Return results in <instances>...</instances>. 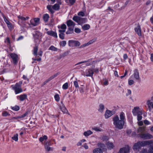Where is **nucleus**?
<instances>
[{
	"mask_svg": "<svg viewBox=\"0 0 153 153\" xmlns=\"http://www.w3.org/2000/svg\"><path fill=\"white\" fill-rule=\"evenodd\" d=\"M120 120L117 115L115 116L113 118V124L115 126V128L121 129L123 128L125 119V114L123 112H121L120 113Z\"/></svg>",
	"mask_w": 153,
	"mask_h": 153,
	"instance_id": "nucleus-1",
	"label": "nucleus"
},
{
	"mask_svg": "<svg viewBox=\"0 0 153 153\" xmlns=\"http://www.w3.org/2000/svg\"><path fill=\"white\" fill-rule=\"evenodd\" d=\"M152 143V140L139 141L134 144L133 149L134 150H138L141 147L149 145Z\"/></svg>",
	"mask_w": 153,
	"mask_h": 153,
	"instance_id": "nucleus-2",
	"label": "nucleus"
},
{
	"mask_svg": "<svg viewBox=\"0 0 153 153\" xmlns=\"http://www.w3.org/2000/svg\"><path fill=\"white\" fill-rule=\"evenodd\" d=\"M22 83V82L20 81L18 83H17L15 86L13 87V88L15 91L16 94L22 92L23 90L21 88Z\"/></svg>",
	"mask_w": 153,
	"mask_h": 153,
	"instance_id": "nucleus-3",
	"label": "nucleus"
},
{
	"mask_svg": "<svg viewBox=\"0 0 153 153\" xmlns=\"http://www.w3.org/2000/svg\"><path fill=\"white\" fill-rule=\"evenodd\" d=\"M80 45V42L77 40H70L68 41V45L71 47H77Z\"/></svg>",
	"mask_w": 153,
	"mask_h": 153,
	"instance_id": "nucleus-4",
	"label": "nucleus"
},
{
	"mask_svg": "<svg viewBox=\"0 0 153 153\" xmlns=\"http://www.w3.org/2000/svg\"><path fill=\"white\" fill-rule=\"evenodd\" d=\"M94 74V68H91L87 69L84 73V75L87 76L92 77Z\"/></svg>",
	"mask_w": 153,
	"mask_h": 153,
	"instance_id": "nucleus-5",
	"label": "nucleus"
},
{
	"mask_svg": "<svg viewBox=\"0 0 153 153\" xmlns=\"http://www.w3.org/2000/svg\"><path fill=\"white\" fill-rule=\"evenodd\" d=\"M132 113L134 116L137 115H142V112L140 111L138 107H135L132 110Z\"/></svg>",
	"mask_w": 153,
	"mask_h": 153,
	"instance_id": "nucleus-6",
	"label": "nucleus"
},
{
	"mask_svg": "<svg viewBox=\"0 0 153 153\" xmlns=\"http://www.w3.org/2000/svg\"><path fill=\"white\" fill-rule=\"evenodd\" d=\"M140 136L141 138L145 139H150L153 137V136L151 134L148 133L141 134Z\"/></svg>",
	"mask_w": 153,
	"mask_h": 153,
	"instance_id": "nucleus-7",
	"label": "nucleus"
},
{
	"mask_svg": "<svg viewBox=\"0 0 153 153\" xmlns=\"http://www.w3.org/2000/svg\"><path fill=\"white\" fill-rule=\"evenodd\" d=\"M130 148L128 146L121 148L118 153H129Z\"/></svg>",
	"mask_w": 153,
	"mask_h": 153,
	"instance_id": "nucleus-8",
	"label": "nucleus"
},
{
	"mask_svg": "<svg viewBox=\"0 0 153 153\" xmlns=\"http://www.w3.org/2000/svg\"><path fill=\"white\" fill-rule=\"evenodd\" d=\"M10 56L12 58L13 63L15 64H16L18 62V56L15 53H11Z\"/></svg>",
	"mask_w": 153,
	"mask_h": 153,
	"instance_id": "nucleus-9",
	"label": "nucleus"
},
{
	"mask_svg": "<svg viewBox=\"0 0 153 153\" xmlns=\"http://www.w3.org/2000/svg\"><path fill=\"white\" fill-rule=\"evenodd\" d=\"M112 111L108 110H106L105 114V118L107 119L111 117L114 114L112 113Z\"/></svg>",
	"mask_w": 153,
	"mask_h": 153,
	"instance_id": "nucleus-10",
	"label": "nucleus"
},
{
	"mask_svg": "<svg viewBox=\"0 0 153 153\" xmlns=\"http://www.w3.org/2000/svg\"><path fill=\"white\" fill-rule=\"evenodd\" d=\"M135 31L137 33L138 35L139 36H141L142 34L141 30V28L140 25L138 24L136 27L134 29Z\"/></svg>",
	"mask_w": 153,
	"mask_h": 153,
	"instance_id": "nucleus-11",
	"label": "nucleus"
},
{
	"mask_svg": "<svg viewBox=\"0 0 153 153\" xmlns=\"http://www.w3.org/2000/svg\"><path fill=\"white\" fill-rule=\"evenodd\" d=\"M62 105L59 106L60 109L63 113H67L68 111L64 105L63 104L62 102H61Z\"/></svg>",
	"mask_w": 153,
	"mask_h": 153,
	"instance_id": "nucleus-12",
	"label": "nucleus"
},
{
	"mask_svg": "<svg viewBox=\"0 0 153 153\" xmlns=\"http://www.w3.org/2000/svg\"><path fill=\"white\" fill-rule=\"evenodd\" d=\"M49 35L53 36L56 38L57 37L56 33L52 30H49L46 32Z\"/></svg>",
	"mask_w": 153,
	"mask_h": 153,
	"instance_id": "nucleus-13",
	"label": "nucleus"
},
{
	"mask_svg": "<svg viewBox=\"0 0 153 153\" xmlns=\"http://www.w3.org/2000/svg\"><path fill=\"white\" fill-rule=\"evenodd\" d=\"M133 75L135 79L138 80L140 79L139 74L137 69H136L134 71Z\"/></svg>",
	"mask_w": 153,
	"mask_h": 153,
	"instance_id": "nucleus-14",
	"label": "nucleus"
},
{
	"mask_svg": "<svg viewBox=\"0 0 153 153\" xmlns=\"http://www.w3.org/2000/svg\"><path fill=\"white\" fill-rule=\"evenodd\" d=\"M45 147L46 151L49 152L50 151H52L53 150V148L49 147L47 145V142H45Z\"/></svg>",
	"mask_w": 153,
	"mask_h": 153,
	"instance_id": "nucleus-15",
	"label": "nucleus"
},
{
	"mask_svg": "<svg viewBox=\"0 0 153 153\" xmlns=\"http://www.w3.org/2000/svg\"><path fill=\"white\" fill-rule=\"evenodd\" d=\"M87 22V19L86 18H83L80 17L78 24L80 25L83 23H84Z\"/></svg>",
	"mask_w": 153,
	"mask_h": 153,
	"instance_id": "nucleus-16",
	"label": "nucleus"
},
{
	"mask_svg": "<svg viewBox=\"0 0 153 153\" xmlns=\"http://www.w3.org/2000/svg\"><path fill=\"white\" fill-rule=\"evenodd\" d=\"M67 25L68 27L73 26L74 27L75 25V23L71 20L69 19L67 22Z\"/></svg>",
	"mask_w": 153,
	"mask_h": 153,
	"instance_id": "nucleus-17",
	"label": "nucleus"
},
{
	"mask_svg": "<svg viewBox=\"0 0 153 153\" xmlns=\"http://www.w3.org/2000/svg\"><path fill=\"white\" fill-rule=\"evenodd\" d=\"M61 4H60L59 3L55 4L53 6V9L55 10H58L59 9L60 6L59 5Z\"/></svg>",
	"mask_w": 153,
	"mask_h": 153,
	"instance_id": "nucleus-18",
	"label": "nucleus"
},
{
	"mask_svg": "<svg viewBox=\"0 0 153 153\" xmlns=\"http://www.w3.org/2000/svg\"><path fill=\"white\" fill-rule=\"evenodd\" d=\"M93 153H102V149L100 148L95 149L93 151Z\"/></svg>",
	"mask_w": 153,
	"mask_h": 153,
	"instance_id": "nucleus-19",
	"label": "nucleus"
},
{
	"mask_svg": "<svg viewBox=\"0 0 153 153\" xmlns=\"http://www.w3.org/2000/svg\"><path fill=\"white\" fill-rule=\"evenodd\" d=\"M106 145L107 148L108 149H111L114 148V144L112 143L111 142H108L107 143Z\"/></svg>",
	"mask_w": 153,
	"mask_h": 153,
	"instance_id": "nucleus-20",
	"label": "nucleus"
},
{
	"mask_svg": "<svg viewBox=\"0 0 153 153\" xmlns=\"http://www.w3.org/2000/svg\"><path fill=\"white\" fill-rule=\"evenodd\" d=\"M33 35L34 38L35 39H38L39 38V36L40 35H41V33L37 31H36L35 34H33Z\"/></svg>",
	"mask_w": 153,
	"mask_h": 153,
	"instance_id": "nucleus-21",
	"label": "nucleus"
},
{
	"mask_svg": "<svg viewBox=\"0 0 153 153\" xmlns=\"http://www.w3.org/2000/svg\"><path fill=\"white\" fill-rule=\"evenodd\" d=\"M38 50V46L35 45V46L34 47L33 50V54L35 56H37V51Z\"/></svg>",
	"mask_w": 153,
	"mask_h": 153,
	"instance_id": "nucleus-22",
	"label": "nucleus"
},
{
	"mask_svg": "<svg viewBox=\"0 0 153 153\" xmlns=\"http://www.w3.org/2000/svg\"><path fill=\"white\" fill-rule=\"evenodd\" d=\"M49 18V15L47 14H45L43 15V19L44 21L45 22L48 21Z\"/></svg>",
	"mask_w": 153,
	"mask_h": 153,
	"instance_id": "nucleus-23",
	"label": "nucleus"
},
{
	"mask_svg": "<svg viewBox=\"0 0 153 153\" xmlns=\"http://www.w3.org/2000/svg\"><path fill=\"white\" fill-rule=\"evenodd\" d=\"M92 133L93 132L92 131L90 130H89L87 131L84 132L83 134L85 137H87L91 135Z\"/></svg>",
	"mask_w": 153,
	"mask_h": 153,
	"instance_id": "nucleus-24",
	"label": "nucleus"
},
{
	"mask_svg": "<svg viewBox=\"0 0 153 153\" xmlns=\"http://www.w3.org/2000/svg\"><path fill=\"white\" fill-rule=\"evenodd\" d=\"M90 27V25L89 24H86L82 26V28L84 30H87L89 29Z\"/></svg>",
	"mask_w": 153,
	"mask_h": 153,
	"instance_id": "nucleus-25",
	"label": "nucleus"
},
{
	"mask_svg": "<svg viewBox=\"0 0 153 153\" xmlns=\"http://www.w3.org/2000/svg\"><path fill=\"white\" fill-rule=\"evenodd\" d=\"M19 97H20V100L21 101H23L27 98V95L26 94H24L20 95Z\"/></svg>",
	"mask_w": 153,
	"mask_h": 153,
	"instance_id": "nucleus-26",
	"label": "nucleus"
},
{
	"mask_svg": "<svg viewBox=\"0 0 153 153\" xmlns=\"http://www.w3.org/2000/svg\"><path fill=\"white\" fill-rule=\"evenodd\" d=\"M104 108H105L104 105L102 104H100L99 105V107L98 109V111L102 113L103 112Z\"/></svg>",
	"mask_w": 153,
	"mask_h": 153,
	"instance_id": "nucleus-27",
	"label": "nucleus"
},
{
	"mask_svg": "<svg viewBox=\"0 0 153 153\" xmlns=\"http://www.w3.org/2000/svg\"><path fill=\"white\" fill-rule=\"evenodd\" d=\"M74 32V28L69 27L68 30L66 32L67 34H70Z\"/></svg>",
	"mask_w": 153,
	"mask_h": 153,
	"instance_id": "nucleus-28",
	"label": "nucleus"
},
{
	"mask_svg": "<svg viewBox=\"0 0 153 153\" xmlns=\"http://www.w3.org/2000/svg\"><path fill=\"white\" fill-rule=\"evenodd\" d=\"M145 131V129L144 128L140 127L137 130V133H139L140 135L141 134H143Z\"/></svg>",
	"mask_w": 153,
	"mask_h": 153,
	"instance_id": "nucleus-29",
	"label": "nucleus"
},
{
	"mask_svg": "<svg viewBox=\"0 0 153 153\" xmlns=\"http://www.w3.org/2000/svg\"><path fill=\"white\" fill-rule=\"evenodd\" d=\"M47 8L51 13L53 14L54 13V11L53 10L52 7V6L51 5H47Z\"/></svg>",
	"mask_w": 153,
	"mask_h": 153,
	"instance_id": "nucleus-30",
	"label": "nucleus"
},
{
	"mask_svg": "<svg viewBox=\"0 0 153 153\" xmlns=\"http://www.w3.org/2000/svg\"><path fill=\"white\" fill-rule=\"evenodd\" d=\"M34 21L35 22V24H37V26L38 25L39 23V21L40 19L39 18H35L33 19Z\"/></svg>",
	"mask_w": 153,
	"mask_h": 153,
	"instance_id": "nucleus-31",
	"label": "nucleus"
},
{
	"mask_svg": "<svg viewBox=\"0 0 153 153\" xmlns=\"http://www.w3.org/2000/svg\"><path fill=\"white\" fill-rule=\"evenodd\" d=\"M80 17L77 16H74L73 18V20L75 22L79 23Z\"/></svg>",
	"mask_w": 153,
	"mask_h": 153,
	"instance_id": "nucleus-32",
	"label": "nucleus"
},
{
	"mask_svg": "<svg viewBox=\"0 0 153 153\" xmlns=\"http://www.w3.org/2000/svg\"><path fill=\"white\" fill-rule=\"evenodd\" d=\"M30 23H28V25L30 26L32 25L33 26H37V24H35V22L34 21V20L33 19H31L30 20Z\"/></svg>",
	"mask_w": 153,
	"mask_h": 153,
	"instance_id": "nucleus-33",
	"label": "nucleus"
},
{
	"mask_svg": "<svg viewBox=\"0 0 153 153\" xmlns=\"http://www.w3.org/2000/svg\"><path fill=\"white\" fill-rule=\"evenodd\" d=\"M12 139L16 141H17L18 140V134H15L12 137Z\"/></svg>",
	"mask_w": 153,
	"mask_h": 153,
	"instance_id": "nucleus-34",
	"label": "nucleus"
},
{
	"mask_svg": "<svg viewBox=\"0 0 153 153\" xmlns=\"http://www.w3.org/2000/svg\"><path fill=\"white\" fill-rule=\"evenodd\" d=\"M11 108L13 110L18 111L19 109V107L17 105H15L14 106L11 107Z\"/></svg>",
	"mask_w": 153,
	"mask_h": 153,
	"instance_id": "nucleus-35",
	"label": "nucleus"
},
{
	"mask_svg": "<svg viewBox=\"0 0 153 153\" xmlns=\"http://www.w3.org/2000/svg\"><path fill=\"white\" fill-rule=\"evenodd\" d=\"M49 50L53 51H56L57 50V49L54 46L52 45L49 48Z\"/></svg>",
	"mask_w": 153,
	"mask_h": 153,
	"instance_id": "nucleus-36",
	"label": "nucleus"
},
{
	"mask_svg": "<svg viewBox=\"0 0 153 153\" xmlns=\"http://www.w3.org/2000/svg\"><path fill=\"white\" fill-rule=\"evenodd\" d=\"M2 115L3 116L6 117L7 116H9L10 114L6 111H4L2 112Z\"/></svg>",
	"mask_w": 153,
	"mask_h": 153,
	"instance_id": "nucleus-37",
	"label": "nucleus"
},
{
	"mask_svg": "<svg viewBox=\"0 0 153 153\" xmlns=\"http://www.w3.org/2000/svg\"><path fill=\"white\" fill-rule=\"evenodd\" d=\"M68 87V84L67 82L65 83L62 86V88L63 89L65 90L67 89Z\"/></svg>",
	"mask_w": 153,
	"mask_h": 153,
	"instance_id": "nucleus-38",
	"label": "nucleus"
},
{
	"mask_svg": "<svg viewBox=\"0 0 153 153\" xmlns=\"http://www.w3.org/2000/svg\"><path fill=\"white\" fill-rule=\"evenodd\" d=\"M54 98L55 100L57 101L58 102L60 100V97H59V95L58 94H56L54 96Z\"/></svg>",
	"mask_w": 153,
	"mask_h": 153,
	"instance_id": "nucleus-39",
	"label": "nucleus"
},
{
	"mask_svg": "<svg viewBox=\"0 0 153 153\" xmlns=\"http://www.w3.org/2000/svg\"><path fill=\"white\" fill-rule=\"evenodd\" d=\"M59 72H58L56 74H54L51 77H50V79H54L59 74Z\"/></svg>",
	"mask_w": 153,
	"mask_h": 153,
	"instance_id": "nucleus-40",
	"label": "nucleus"
},
{
	"mask_svg": "<svg viewBox=\"0 0 153 153\" xmlns=\"http://www.w3.org/2000/svg\"><path fill=\"white\" fill-rule=\"evenodd\" d=\"M140 153H150L149 150L147 151V150L146 149H143L141 151Z\"/></svg>",
	"mask_w": 153,
	"mask_h": 153,
	"instance_id": "nucleus-41",
	"label": "nucleus"
},
{
	"mask_svg": "<svg viewBox=\"0 0 153 153\" xmlns=\"http://www.w3.org/2000/svg\"><path fill=\"white\" fill-rule=\"evenodd\" d=\"M2 16L4 19V21L5 22V23H6V24L7 25L10 22H9V21L7 20V19L5 17V16L3 14L2 15Z\"/></svg>",
	"mask_w": 153,
	"mask_h": 153,
	"instance_id": "nucleus-42",
	"label": "nucleus"
},
{
	"mask_svg": "<svg viewBox=\"0 0 153 153\" xmlns=\"http://www.w3.org/2000/svg\"><path fill=\"white\" fill-rule=\"evenodd\" d=\"M59 38L62 39H64V36H65V34L64 33H60L59 35Z\"/></svg>",
	"mask_w": 153,
	"mask_h": 153,
	"instance_id": "nucleus-43",
	"label": "nucleus"
},
{
	"mask_svg": "<svg viewBox=\"0 0 153 153\" xmlns=\"http://www.w3.org/2000/svg\"><path fill=\"white\" fill-rule=\"evenodd\" d=\"M7 27H8V28L10 30H11L13 28V26H12V24L10 22L8 24H7Z\"/></svg>",
	"mask_w": 153,
	"mask_h": 153,
	"instance_id": "nucleus-44",
	"label": "nucleus"
},
{
	"mask_svg": "<svg viewBox=\"0 0 153 153\" xmlns=\"http://www.w3.org/2000/svg\"><path fill=\"white\" fill-rule=\"evenodd\" d=\"M93 129L94 130L97 131H101L102 130V129L99 127H95Z\"/></svg>",
	"mask_w": 153,
	"mask_h": 153,
	"instance_id": "nucleus-45",
	"label": "nucleus"
},
{
	"mask_svg": "<svg viewBox=\"0 0 153 153\" xmlns=\"http://www.w3.org/2000/svg\"><path fill=\"white\" fill-rule=\"evenodd\" d=\"M66 44V41H63L60 42V45L63 47L65 46Z\"/></svg>",
	"mask_w": 153,
	"mask_h": 153,
	"instance_id": "nucleus-46",
	"label": "nucleus"
},
{
	"mask_svg": "<svg viewBox=\"0 0 153 153\" xmlns=\"http://www.w3.org/2000/svg\"><path fill=\"white\" fill-rule=\"evenodd\" d=\"M29 112L28 111H26L24 114L20 116V118H23L26 117L28 114Z\"/></svg>",
	"mask_w": 153,
	"mask_h": 153,
	"instance_id": "nucleus-47",
	"label": "nucleus"
},
{
	"mask_svg": "<svg viewBox=\"0 0 153 153\" xmlns=\"http://www.w3.org/2000/svg\"><path fill=\"white\" fill-rule=\"evenodd\" d=\"M149 150L150 153H153V145L150 146Z\"/></svg>",
	"mask_w": 153,
	"mask_h": 153,
	"instance_id": "nucleus-48",
	"label": "nucleus"
},
{
	"mask_svg": "<svg viewBox=\"0 0 153 153\" xmlns=\"http://www.w3.org/2000/svg\"><path fill=\"white\" fill-rule=\"evenodd\" d=\"M51 1L52 2V4L54 3L56 1L57 3H59L60 4H61V0H51Z\"/></svg>",
	"mask_w": 153,
	"mask_h": 153,
	"instance_id": "nucleus-49",
	"label": "nucleus"
},
{
	"mask_svg": "<svg viewBox=\"0 0 153 153\" xmlns=\"http://www.w3.org/2000/svg\"><path fill=\"white\" fill-rule=\"evenodd\" d=\"M134 83V81L133 80H129L128 81V84L130 85H133Z\"/></svg>",
	"mask_w": 153,
	"mask_h": 153,
	"instance_id": "nucleus-50",
	"label": "nucleus"
},
{
	"mask_svg": "<svg viewBox=\"0 0 153 153\" xmlns=\"http://www.w3.org/2000/svg\"><path fill=\"white\" fill-rule=\"evenodd\" d=\"M129 1H130L129 0H127L125 2V5L123 6L122 7H121V9H123L124 8H125L126 7V6H127V4L129 3Z\"/></svg>",
	"mask_w": 153,
	"mask_h": 153,
	"instance_id": "nucleus-51",
	"label": "nucleus"
},
{
	"mask_svg": "<svg viewBox=\"0 0 153 153\" xmlns=\"http://www.w3.org/2000/svg\"><path fill=\"white\" fill-rule=\"evenodd\" d=\"M142 115H137V120L138 121H140L142 120V117L141 116Z\"/></svg>",
	"mask_w": 153,
	"mask_h": 153,
	"instance_id": "nucleus-52",
	"label": "nucleus"
},
{
	"mask_svg": "<svg viewBox=\"0 0 153 153\" xmlns=\"http://www.w3.org/2000/svg\"><path fill=\"white\" fill-rule=\"evenodd\" d=\"M19 19H21L22 20L25 21L26 20V18L25 17L22 16H18V17Z\"/></svg>",
	"mask_w": 153,
	"mask_h": 153,
	"instance_id": "nucleus-53",
	"label": "nucleus"
},
{
	"mask_svg": "<svg viewBox=\"0 0 153 153\" xmlns=\"http://www.w3.org/2000/svg\"><path fill=\"white\" fill-rule=\"evenodd\" d=\"M74 85L76 88H78L79 87L78 83L76 81H74Z\"/></svg>",
	"mask_w": 153,
	"mask_h": 153,
	"instance_id": "nucleus-54",
	"label": "nucleus"
},
{
	"mask_svg": "<svg viewBox=\"0 0 153 153\" xmlns=\"http://www.w3.org/2000/svg\"><path fill=\"white\" fill-rule=\"evenodd\" d=\"M74 31L77 33H79L81 32V30L79 28H75Z\"/></svg>",
	"mask_w": 153,
	"mask_h": 153,
	"instance_id": "nucleus-55",
	"label": "nucleus"
},
{
	"mask_svg": "<svg viewBox=\"0 0 153 153\" xmlns=\"http://www.w3.org/2000/svg\"><path fill=\"white\" fill-rule=\"evenodd\" d=\"M79 91L81 93H83L84 92V87L83 85L81 86V87L79 88Z\"/></svg>",
	"mask_w": 153,
	"mask_h": 153,
	"instance_id": "nucleus-56",
	"label": "nucleus"
},
{
	"mask_svg": "<svg viewBox=\"0 0 153 153\" xmlns=\"http://www.w3.org/2000/svg\"><path fill=\"white\" fill-rule=\"evenodd\" d=\"M5 42L6 43H7L9 44H10V38L9 37H7L6 40L5 41Z\"/></svg>",
	"mask_w": 153,
	"mask_h": 153,
	"instance_id": "nucleus-57",
	"label": "nucleus"
},
{
	"mask_svg": "<svg viewBox=\"0 0 153 153\" xmlns=\"http://www.w3.org/2000/svg\"><path fill=\"white\" fill-rule=\"evenodd\" d=\"M152 102H151L150 100H148L147 102V104L149 108L150 107L151 105H152Z\"/></svg>",
	"mask_w": 153,
	"mask_h": 153,
	"instance_id": "nucleus-58",
	"label": "nucleus"
},
{
	"mask_svg": "<svg viewBox=\"0 0 153 153\" xmlns=\"http://www.w3.org/2000/svg\"><path fill=\"white\" fill-rule=\"evenodd\" d=\"M61 28L62 29H65L66 28V26L65 24H62L61 26Z\"/></svg>",
	"mask_w": 153,
	"mask_h": 153,
	"instance_id": "nucleus-59",
	"label": "nucleus"
},
{
	"mask_svg": "<svg viewBox=\"0 0 153 153\" xmlns=\"http://www.w3.org/2000/svg\"><path fill=\"white\" fill-rule=\"evenodd\" d=\"M144 123L146 125H149L151 124L147 120H144Z\"/></svg>",
	"mask_w": 153,
	"mask_h": 153,
	"instance_id": "nucleus-60",
	"label": "nucleus"
},
{
	"mask_svg": "<svg viewBox=\"0 0 153 153\" xmlns=\"http://www.w3.org/2000/svg\"><path fill=\"white\" fill-rule=\"evenodd\" d=\"M78 15L82 16H84L85 15V13L83 12H80L78 13Z\"/></svg>",
	"mask_w": 153,
	"mask_h": 153,
	"instance_id": "nucleus-61",
	"label": "nucleus"
},
{
	"mask_svg": "<svg viewBox=\"0 0 153 153\" xmlns=\"http://www.w3.org/2000/svg\"><path fill=\"white\" fill-rule=\"evenodd\" d=\"M95 41L94 40L92 39L89 42L87 43V44L88 45L94 42Z\"/></svg>",
	"mask_w": 153,
	"mask_h": 153,
	"instance_id": "nucleus-62",
	"label": "nucleus"
},
{
	"mask_svg": "<svg viewBox=\"0 0 153 153\" xmlns=\"http://www.w3.org/2000/svg\"><path fill=\"white\" fill-rule=\"evenodd\" d=\"M102 139L103 140H108V137L106 136H104L102 138Z\"/></svg>",
	"mask_w": 153,
	"mask_h": 153,
	"instance_id": "nucleus-63",
	"label": "nucleus"
},
{
	"mask_svg": "<svg viewBox=\"0 0 153 153\" xmlns=\"http://www.w3.org/2000/svg\"><path fill=\"white\" fill-rule=\"evenodd\" d=\"M99 69L97 68H96L94 69V73L95 72L96 74H97L99 73Z\"/></svg>",
	"mask_w": 153,
	"mask_h": 153,
	"instance_id": "nucleus-64",
	"label": "nucleus"
}]
</instances>
